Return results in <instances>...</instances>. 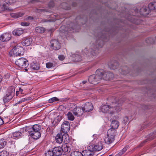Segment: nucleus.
Masks as SVG:
<instances>
[{
    "label": "nucleus",
    "instance_id": "f257e3e1",
    "mask_svg": "<svg viewBox=\"0 0 156 156\" xmlns=\"http://www.w3.org/2000/svg\"><path fill=\"white\" fill-rule=\"evenodd\" d=\"M112 102V106L108 105H102L100 108L101 111L103 113H109L111 114L116 112L120 111L122 109L121 101L119 100L118 98L112 97L111 99Z\"/></svg>",
    "mask_w": 156,
    "mask_h": 156
},
{
    "label": "nucleus",
    "instance_id": "f03ea898",
    "mask_svg": "<svg viewBox=\"0 0 156 156\" xmlns=\"http://www.w3.org/2000/svg\"><path fill=\"white\" fill-rule=\"evenodd\" d=\"M41 129L40 126L34 125L33 126L27 127L25 131L27 132L31 137L34 139L37 140L41 136V133L40 132Z\"/></svg>",
    "mask_w": 156,
    "mask_h": 156
},
{
    "label": "nucleus",
    "instance_id": "7ed1b4c3",
    "mask_svg": "<svg viewBox=\"0 0 156 156\" xmlns=\"http://www.w3.org/2000/svg\"><path fill=\"white\" fill-rule=\"evenodd\" d=\"M103 70L102 69H98L96 71V75L90 76L88 78L89 82L92 84H96L98 83L102 77V74Z\"/></svg>",
    "mask_w": 156,
    "mask_h": 156
},
{
    "label": "nucleus",
    "instance_id": "20e7f679",
    "mask_svg": "<svg viewBox=\"0 0 156 156\" xmlns=\"http://www.w3.org/2000/svg\"><path fill=\"white\" fill-rule=\"evenodd\" d=\"M15 90L14 87L11 86L9 87L8 90V92L3 97V101L6 106L9 105H6V104L9 102L12 99L14 95Z\"/></svg>",
    "mask_w": 156,
    "mask_h": 156
},
{
    "label": "nucleus",
    "instance_id": "39448f33",
    "mask_svg": "<svg viewBox=\"0 0 156 156\" xmlns=\"http://www.w3.org/2000/svg\"><path fill=\"white\" fill-rule=\"evenodd\" d=\"M16 64L18 67L25 69L26 71L27 69H26L29 65L28 62L27 60L25 58H21L18 59L15 62Z\"/></svg>",
    "mask_w": 156,
    "mask_h": 156
},
{
    "label": "nucleus",
    "instance_id": "423d86ee",
    "mask_svg": "<svg viewBox=\"0 0 156 156\" xmlns=\"http://www.w3.org/2000/svg\"><path fill=\"white\" fill-rule=\"evenodd\" d=\"M67 136V134L60 133H58L55 136V140L57 143L61 144L63 142L65 143H67L69 142V139H67L66 136Z\"/></svg>",
    "mask_w": 156,
    "mask_h": 156
},
{
    "label": "nucleus",
    "instance_id": "0eeeda50",
    "mask_svg": "<svg viewBox=\"0 0 156 156\" xmlns=\"http://www.w3.org/2000/svg\"><path fill=\"white\" fill-rule=\"evenodd\" d=\"M93 106L91 103L90 102H87L85 103L81 106L83 112H89L92 110Z\"/></svg>",
    "mask_w": 156,
    "mask_h": 156
},
{
    "label": "nucleus",
    "instance_id": "6e6552de",
    "mask_svg": "<svg viewBox=\"0 0 156 156\" xmlns=\"http://www.w3.org/2000/svg\"><path fill=\"white\" fill-rule=\"evenodd\" d=\"M70 129V124L69 122H64L61 126V130L63 133L66 134Z\"/></svg>",
    "mask_w": 156,
    "mask_h": 156
},
{
    "label": "nucleus",
    "instance_id": "1a4fd4ad",
    "mask_svg": "<svg viewBox=\"0 0 156 156\" xmlns=\"http://www.w3.org/2000/svg\"><path fill=\"white\" fill-rule=\"evenodd\" d=\"M102 79L106 80H112L114 77L113 74L110 72H105L104 71L102 74Z\"/></svg>",
    "mask_w": 156,
    "mask_h": 156
},
{
    "label": "nucleus",
    "instance_id": "9d476101",
    "mask_svg": "<svg viewBox=\"0 0 156 156\" xmlns=\"http://www.w3.org/2000/svg\"><path fill=\"white\" fill-rule=\"evenodd\" d=\"M50 43L51 47L55 50H58L61 48L60 44L57 40L55 39L52 40Z\"/></svg>",
    "mask_w": 156,
    "mask_h": 156
},
{
    "label": "nucleus",
    "instance_id": "9b49d317",
    "mask_svg": "<svg viewBox=\"0 0 156 156\" xmlns=\"http://www.w3.org/2000/svg\"><path fill=\"white\" fill-rule=\"evenodd\" d=\"M23 50L22 48H21L20 50ZM10 54L11 55L13 56H21L23 55V52L22 51H20L18 48H13L10 52Z\"/></svg>",
    "mask_w": 156,
    "mask_h": 156
},
{
    "label": "nucleus",
    "instance_id": "f8f14e48",
    "mask_svg": "<svg viewBox=\"0 0 156 156\" xmlns=\"http://www.w3.org/2000/svg\"><path fill=\"white\" fill-rule=\"evenodd\" d=\"M32 41V39L30 37H24L22 39L21 44L24 46H28L31 44Z\"/></svg>",
    "mask_w": 156,
    "mask_h": 156
},
{
    "label": "nucleus",
    "instance_id": "ddd939ff",
    "mask_svg": "<svg viewBox=\"0 0 156 156\" xmlns=\"http://www.w3.org/2000/svg\"><path fill=\"white\" fill-rule=\"evenodd\" d=\"M72 112L74 115L77 116H80L82 115L83 112L81 107H76L72 110Z\"/></svg>",
    "mask_w": 156,
    "mask_h": 156
},
{
    "label": "nucleus",
    "instance_id": "4468645a",
    "mask_svg": "<svg viewBox=\"0 0 156 156\" xmlns=\"http://www.w3.org/2000/svg\"><path fill=\"white\" fill-rule=\"evenodd\" d=\"M92 147L93 151H99L103 148L102 142L101 141H99L94 145Z\"/></svg>",
    "mask_w": 156,
    "mask_h": 156
},
{
    "label": "nucleus",
    "instance_id": "2eb2a0df",
    "mask_svg": "<svg viewBox=\"0 0 156 156\" xmlns=\"http://www.w3.org/2000/svg\"><path fill=\"white\" fill-rule=\"evenodd\" d=\"M11 35L9 33H6L2 34L0 37V40L3 42H7L10 39Z\"/></svg>",
    "mask_w": 156,
    "mask_h": 156
},
{
    "label": "nucleus",
    "instance_id": "dca6fc26",
    "mask_svg": "<svg viewBox=\"0 0 156 156\" xmlns=\"http://www.w3.org/2000/svg\"><path fill=\"white\" fill-rule=\"evenodd\" d=\"M150 12V11L148 7H147L146 6H143L140 10V14L144 16H146Z\"/></svg>",
    "mask_w": 156,
    "mask_h": 156
},
{
    "label": "nucleus",
    "instance_id": "f3484780",
    "mask_svg": "<svg viewBox=\"0 0 156 156\" xmlns=\"http://www.w3.org/2000/svg\"><path fill=\"white\" fill-rule=\"evenodd\" d=\"M82 156H92L94 154V151L92 150H86L82 151Z\"/></svg>",
    "mask_w": 156,
    "mask_h": 156
},
{
    "label": "nucleus",
    "instance_id": "a211bd4d",
    "mask_svg": "<svg viewBox=\"0 0 156 156\" xmlns=\"http://www.w3.org/2000/svg\"><path fill=\"white\" fill-rule=\"evenodd\" d=\"M62 149L60 147H56L54 148L52 151L54 155L56 156L60 155L62 152Z\"/></svg>",
    "mask_w": 156,
    "mask_h": 156
},
{
    "label": "nucleus",
    "instance_id": "6ab92c4d",
    "mask_svg": "<svg viewBox=\"0 0 156 156\" xmlns=\"http://www.w3.org/2000/svg\"><path fill=\"white\" fill-rule=\"evenodd\" d=\"M30 66L31 69L38 70L40 68L39 64L37 62H32L30 64Z\"/></svg>",
    "mask_w": 156,
    "mask_h": 156
},
{
    "label": "nucleus",
    "instance_id": "aec40b11",
    "mask_svg": "<svg viewBox=\"0 0 156 156\" xmlns=\"http://www.w3.org/2000/svg\"><path fill=\"white\" fill-rule=\"evenodd\" d=\"M116 134V130L115 129L111 128L109 129L107 133V135L113 137L115 138V137Z\"/></svg>",
    "mask_w": 156,
    "mask_h": 156
},
{
    "label": "nucleus",
    "instance_id": "412c9836",
    "mask_svg": "<svg viewBox=\"0 0 156 156\" xmlns=\"http://www.w3.org/2000/svg\"><path fill=\"white\" fill-rule=\"evenodd\" d=\"M108 65L111 69H116L119 66L118 62L115 61H113L111 63H109Z\"/></svg>",
    "mask_w": 156,
    "mask_h": 156
},
{
    "label": "nucleus",
    "instance_id": "4be33fe9",
    "mask_svg": "<svg viewBox=\"0 0 156 156\" xmlns=\"http://www.w3.org/2000/svg\"><path fill=\"white\" fill-rule=\"evenodd\" d=\"M115 140V138L113 137L108 136L107 135L104 139L105 143L107 144H109L112 143Z\"/></svg>",
    "mask_w": 156,
    "mask_h": 156
},
{
    "label": "nucleus",
    "instance_id": "5701e85b",
    "mask_svg": "<svg viewBox=\"0 0 156 156\" xmlns=\"http://www.w3.org/2000/svg\"><path fill=\"white\" fill-rule=\"evenodd\" d=\"M119 126V122L116 120H114L112 121L111 124V127L112 128L116 129Z\"/></svg>",
    "mask_w": 156,
    "mask_h": 156
},
{
    "label": "nucleus",
    "instance_id": "b1692460",
    "mask_svg": "<svg viewBox=\"0 0 156 156\" xmlns=\"http://www.w3.org/2000/svg\"><path fill=\"white\" fill-rule=\"evenodd\" d=\"M23 33V30L20 29H17L13 31V34L14 35L18 36L21 35Z\"/></svg>",
    "mask_w": 156,
    "mask_h": 156
},
{
    "label": "nucleus",
    "instance_id": "393cba45",
    "mask_svg": "<svg viewBox=\"0 0 156 156\" xmlns=\"http://www.w3.org/2000/svg\"><path fill=\"white\" fill-rule=\"evenodd\" d=\"M150 10H156V2H152L148 5Z\"/></svg>",
    "mask_w": 156,
    "mask_h": 156
},
{
    "label": "nucleus",
    "instance_id": "a878e982",
    "mask_svg": "<svg viewBox=\"0 0 156 156\" xmlns=\"http://www.w3.org/2000/svg\"><path fill=\"white\" fill-rule=\"evenodd\" d=\"M45 30V29L42 27H37L36 28L35 31L38 33H43Z\"/></svg>",
    "mask_w": 156,
    "mask_h": 156
},
{
    "label": "nucleus",
    "instance_id": "bb28decb",
    "mask_svg": "<svg viewBox=\"0 0 156 156\" xmlns=\"http://www.w3.org/2000/svg\"><path fill=\"white\" fill-rule=\"evenodd\" d=\"M24 15V13H23L18 12L12 13L11 14V16L13 18H16L20 17Z\"/></svg>",
    "mask_w": 156,
    "mask_h": 156
},
{
    "label": "nucleus",
    "instance_id": "cd10ccee",
    "mask_svg": "<svg viewBox=\"0 0 156 156\" xmlns=\"http://www.w3.org/2000/svg\"><path fill=\"white\" fill-rule=\"evenodd\" d=\"M22 135V133L19 131L14 132L13 134V137L15 139H18L21 137Z\"/></svg>",
    "mask_w": 156,
    "mask_h": 156
},
{
    "label": "nucleus",
    "instance_id": "c85d7f7f",
    "mask_svg": "<svg viewBox=\"0 0 156 156\" xmlns=\"http://www.w3.org/2000/svg\"><path fill=\"white\" fill-rule=\"evenodd\" d=\"M62 119V116L58 115L57 116L52 122V123L54 125L57 124L61 121Z\"/></svg>",
    "mask_w": 156,
    "mask_h": 156
},
{
    "label": "nucleus",
    "instance_id": "c756f323",
    "mask_svg": "<svg viewBox=\"0 0 156 156\" xmlns=\"http://www.w3.org/2000/svg\"><path fill=\"white\" fill-rule=\"evenodd\" d=\"M6 143L7 142L5 139H2L0 140V148H3L6 145Z\"/></svg>",
    "mask_w": 156,
    "mask_h": 156
},
{
    "label": "nucleus",
    "instance_id": "7c9ffc66",
    "mask_svg": "<svg viewBox=\"0 0 156 156\" xmlns=\"http://www.w3.org/2000/svg\"><path fill=\"white\" fill-rule=\"evenodd\" d=\"M127 146H126L118 154L115 156H121L127 150L128 148Z\"/></svg>",
    "mask_w": 156,
    "mask_h": 156
},
{
    "label": "nucleus",
    "instance_id": "2f4dec72",
    "mask_svg": "<svg viewBox=\"0 0 156 156\" xmlns=\"http://www.w3.org/2000/svg\"><path fill=\"white\" fill-rule=\"evenodd\" d=\"M67 116L68 119L71 121H73L74 119V117L72 113L71 112H69L67 114Z\"/></svg>",
    "mask_w": 156,
    "mask_h": 156
},
{
    "label": "nucleus",
    "instance_id": "473e14b6",
    "mask_svg": "<svg viewBox=\"0 0 156 156\" xmlns=\"http://www.w3.org/2000/svg\"><path fill=\"white\" fill-rule=\"evenodd\" d=\"M71 156H82V152L74 151L71 153Z\"/></svg>",
    "mask_w": 156,
    "mask_h": 156
},
{
    "label": "nucleus",
    "instance_id": "72a5a7b5",
    "mask_svg": "<svg viewBox=\"0 0 156 156\" xmlns=\"http://www.w3.org/2000/svg\"><path fill=\"white\" fill-rule=\"evenodd\" d=\"M9 153L5 151H2L0 152V156H8Z\"/></svg>",
    "mask_w": 156,
    "mask_h": 156
},
{
    "label": "nucleus",
    "instance_id": "f704fd0d",
    "mask_svg": "<svg viewBox=\"0 0 156 156\" xmlns=\"http://www.w3.org/2000/svg\"><path fill=\"white\" fill-rule=\"evenodd\" d=\"M59 100V99L56 97H54L51 98L48 100V102L50 103H51L55 101H57Z\"/></svg>",
    "mask_w": 156,
    "mask_h": 156
},
{
    "label": "nucleus",
    "instance_id": "c9c22d12",
    "mask_svg": "<svg viewBox=\"0 0 156 156\" xmlns=\"http://www.w3.org/2000/svg\"><path fill=\"white\" fill-rule=\"evenodd\" d=\"M45 154L46 156H54V155L53 151H52L50 150L48 151Z\"/></svg>",
    "mask_w": 156,
    "mask_h": 156
},
{
    "label": "nucleus",
    "instance_id": "e433bc0d",
    "mask_svg": "<svg viewBox=\"0 0 156 156\" xmlns=\"http://www.w3.org/2000/svg\"><path fill=\"white\" fill-rule=\"evenodd\" d=\"M4 2L7 4H11L16 2V0H4Z\"/></svg>",
    "mask_w": 156,
    "mask_h": 156
},
{
    "label": "nucleus",
    "instance_id": "4c0bfd02",
    "mask_svg": "<svg viewBox=\"0 0 156 156\" xmlns=\"http://www.w3.org/2000/svg\"><path fill=\"white\" fill-rule=\"evenodd\" d=\"M46 67L48 68H50L54 66V64L51 62H48L46 64Z\"/></svg>",
    "mask_w": 156,
    "mask_h": 156
},
{
    "label": "nucleus",
    "instance_id": "58836bf2",
    "mask_svg": "<svg viewBox=\"0 0 156 156\" xmlns=\"http://www.w3.org/2000/svg\"><path fill=\"white\" fill-rule=\"evenodd\" d=\"M23 90L21 88H19L18 90L16 91V96L19 95V94H21L23 93Z\"/></svg>",
    "mask_w": 156,
    "mask_h": 156
},
{
    "label": "nucleus",
    "instance_id": "ea45409f",
    "mask_svg": "<svg viewBox=\"0 0 156 156\" xmlns=\"http://www.w3.org/2000/svg\"><path fill=\"white\" fill-rule=\"evenodd\" d=\"M129 121V118L128 117L125 116L123 118V122L125 124L128 122Z\"/></svg>",
    "mask_w": 156,
    "mask_h": 156
},
{
    "label": "nucleus",
    "instance_id": "a19ab883",
    "mask_svg": "<svg viewBox=\"0 0 156 156\" xmlns=\"http://www.w3.org/2000/svg\"><path fill=\"white\" fill-rule=\"evenodd\" d=\"M2 8L4 11L7 10L9 9L8 6H7L6 5H5V4H3L2 5Z\"/></svg>",
    "mask_w": 156,
    "mask_h": 156
},
{
    "label": "nucleus",
    "instance_id": "79ce46f5",
    "mask_svg": "<svg viewBox=\"0 0 156 156\" xmlns=\"http://www.w3.org/2000/svg\"><path fill=\"white\" fill-rule=\"evenodd\" d=\"M27 100V98H22L21 100H20V101H19L17 103H16L15 104V105H17L18 104H20V103H22L23 102H24L25 101H26Z\"/></svg>",
    "mask_w": 156,
    "mask_h": 156
},
{
    "label": "nucleus",
    "instance_id": "37998d69",
    "mask_svg": "<svg viewBox=\"0 0 156 156\" xmlns=\"http://www.w3.org/2000/svg\"><path fill=\"white\" fill-rule=\"evenodd\" d=\"M21 25L23 26H27L29 25V23L24 22L21 23Z\"/></svg>",
    "mask_w": 156,
    "mask_h": 156
},
{
    "label": "nucleus",
    "instance_id": "c03bdc74",
    "mask_svg": "<svg viewBox=\"0 0 156 156\" xmlns=\"http://www.w3.org/2000/svg\"><path fill=\"white\" fill-rule=\"evenodd\" d=\"M148 140H149V139H146V140L143 141L141 142V143L139 144V147H141L145 143L147 142L148 141Z\"/></svg>",
    "mask_w": 156,
    "mask_h": 156
},
{
    "label": "nucleus",
    "instance_id": "a18cd8bd",
    "mask_svg": "<svg viewBox=\"0 0 156 156\" xmlns=\"http://www.w3.org/2000/svg\"><path fill=\"white\" fill-rule=\"evenodd\" d=\"M58 58L61 61H63L65 58L64 56L63 55H60L58 56Z\"/></svg>",
    "mask_w": 156,
    "mask_h": 156
},
{
    "label": "nucleus",
    "instance_id": "49530a36",
    "mask_svg": "<svg viewBox=\"0 0 156 156\" xmlns=\"http://www.w3.org/2000/svg\"><path fill=\"white\" fill-rule=\"evenodd\" d=\"M81 60V59L80 58V57L78 55L76 56L75 60L76 61L79 62Z\"/></svg>",
    "mask_w": 156,
    "mask_h": 156
},
{
    "label": "nucleus",
    "instance_id": "de8ad7c7",
    "mask_svg": "<svg viewBox=\"0 0 156 156\" xmlns=\"http://www.w3.org/2000/svg\"><path fill=\"white\" fill-rule=\"evenodd\" d=\"M48 6L50 7H52L54 6V3L53 1L50 2L48 4Z\"/></svg>",
    "mask_w": 156,
    "mask_h": 156
},
{
    "label": "nucleus",
    "instance_id": "09e8293b",
    "mask_svg": "<svg viewBox=\"0 0 156 156\" xmlns=\"http://www.w3.org/2000/svg\"><path fill=\"white\" fill-rule=\"evenodd\" d=\"M4 123V121L3 119L0 117V126L2 125Z\"/></svg>",
    "mask_w": 156,
    "mask_h": 156
},
{
    "label": "nucleus",
    "instance_id": "8fccbe9b",
    "mask_svg": "<svg viewBox=\"0 0 156 156\" xmlns=\"http://www.w3.org/2000/svg\"><path fill=\"white\" fill-rule=\"evenodd\" d=\"M69 148V147H68L67 145H66V147H64V150L65 151H69V149H68Z\"/></svg>",
    "mask_w": 156,
    "mask_h": 156
},
{
    "label": "nucleus",
    "instance_id": "3c124183",
    "mask_svg": "<svg viewBox=\"0 0 156 156\" xmlns=\"http://www.w3.org/2000/svg\"><path fill=\"white\" fill-rule=\"evenodd\" d=\"M128 73L127 72H122V74H124V75H125L126 74H127Z\"/></svg>",
    "mask_w": 156,
    "mask_h": 156
},
{
    "label": "nucleus",
    "instance_id": "603ef678",
    "mask_svg": "<svg viewBox=\"0 0 156 156\" xmlns=\"http://www.w3.org/2000/svg\"><path fill=\"white\" fill-rule=\"evenodd\" d=\"M2 76L0 75V83L2 81Z\"/></svg>",
    "mask_w": 156,
    "mask_h": 156
},
{
    "label": "nucleus",
    "instance_id": "864d4df0",
    "mask_svg": "<svg viewBox=\"0 0 156 156\" xmlns=\"http://www.w3.org/2000/svg\"><path fill=\"white\" fill-rule=\"evenodd\" d=\"M20 44H17V47H18L19 46H20Z\"/></svg>",
    "mask_w": 156,
    "mask_h": 156
},
{
    "label": "nucleus",
    "instance_id": "5fc2aeb1",
    "mask_svg": "<svg viewBox=\"0 0 156 156\" xmlns=\"http://www.w3.org/2000/svg\"><path fill=\"white\" fill-rule=\"evenodd\" d=\"M86 81H83V83L84 84H85L86 83Z\"/></svg>",
    "mask_w": 156,
    "mask_h": 156
},
{
    "label": "nucleus",
    "instance_id": "6e6d98bb",
    "mask_svg": "<svg viewBox=\"0 0 156 156\" xmlns=\"http://www.w3.org/2000/svg\"><path fill=\"white\" fill-rule=\"evenodd\" d=\"M36 10H37V12H39V10H38V9H36Z\"/></svg>",
    "mask_w": 156,
    "mask_h": 156
},
{
    "label": "nucleus",
    "instance_id": "4d7b16f0",
    "mask_svg": "<svg viewBox=\"0 0 156 156\" xmlns=\"http://www.w3.org/2000/svg\"><path fill=\"white\" fill-rule=\"evenodd\" d=\"M150 40H151V38H150Z\"/></svg>",
    "mask_w": 156,
    "mask_h": 156
},
{
    "label": "nucleus",
    "instance_id": "13d9d810",
    "mask_svg": "<svg viewBox=\"0 0 156 156\" xmlns=\"http://www.w3.org/2000/svg\"><path fill=\"white\" fill-rule=\"evenodd\" d=\"M62 27L61 28H62V27Z\"/></svg>",
    "mask_w": 156,
    "mask_h": 156
},
{
    "label": "nucleus",
    "instance_id": "bf43d9fd",
    "mask_svg": "<svg viewBox=\"0 0 156 156\" xmlns=\"http://www.w3.org/2000/svg\"><path fill=\"white\" fill-rule=\"evenodd\" d=\"M155 39H156V36L155 37Z\"/></svg>",
    "mask_w": 156,
    "mask_h": 156
}]
</instances>
